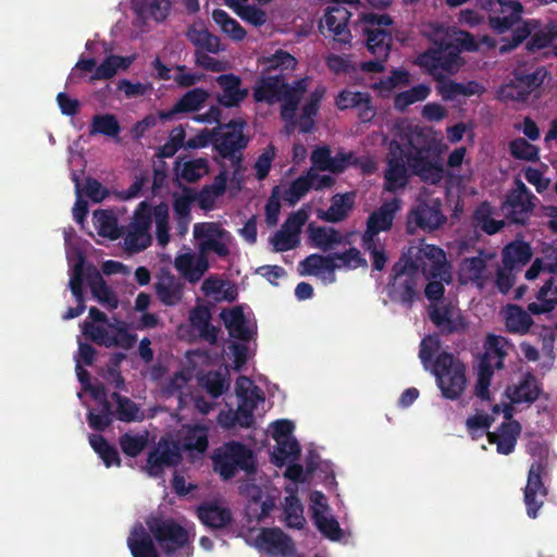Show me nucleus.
I'll use <instances>...</instances> for the list:
<instances>
[{
  "mask_svg": "<svg viewBox=\"0 0 557 557\" xmlns=\"http://www.w3.org/2000/svg\"><path fill=\"white\" fill-rule=\"evenodd\" d=\"M433 41V47L417 57V65L423 69L437 82V91L446 101H453L459 96L470 97L479 92L476 82L467 84L448 79L447 75L456 74L463 65L460 57L462 51H475L478 42L465 30L449 29Z\"/></svg>",
  "mask_w": 557,
  "mask_h": 557,
  "instance_id": "f257e3e1",
  "label": "nucleus"
},
{
  "mask_svg": "<svg viewBox=\"0 0 557 557\" xmlns=\"http://www.w3.org/2000/svg\"><path fill=\"white\" fill-rule=\"evenodd\" d=\"M409 269L416 274L420 271L429 280L441 278L447 284L451 281L445 252L434 245H422L413 257H401L394 264L396 275H401Z\"/></svg>",
  "mask_w": 557,
  "mask_h": 557,
  "instance_id": "f03ea898",
  "label": "nucleus"
},
{
  "mask_svg": "<svg viewBox=\"0 0 557 557\" xmlns=\"http://www.w3.org/2000/svg\"><path fill=\"white\" fill-rule=\"evenodd\" d=\"M212 465L214 472L223 481L232 480L238 470H243L248 475L257 472L253 451L237 441H230L215 448L212 455Z\"/></svg>",
  "mask_w": 557,
  "mask_h": 557,
  "instance_id": "7ed1b4c3",
  "label": "nucleus"
},
{
  "mask_svg": "<svg viewBox=\"0 0 557 557\" xmlns=\"http://www.w3.org/2000/svg\"><path fill=\"white\" fill-rule=\"evenodd\" d=\"M247 123L244 119H232L213 129V148L218 154L230 160L235 171L242 168L243 151L249 144V136L244 134Z\"/></svg>",
  "mask_w": 557,
  "mask_h": 557,
  "instance_id": "20e7f679",
  "label": "nucleus"
},
{
  "mask_svg": "<svg viewBox=\"0 0 557 557\" xmlns=\"http://www.w3.org/2000/svg\"><path fill=\"white\" fill-rule=\"evenodd\" d=\"M432 372L444 398L457 400L465 393L467 386L466 366L453 354L447 351L438 354L434 360Z\"/></svg>",
  "mask_w": 557,
  "mask_h": 557,
  "instance_id": "39448f33",
  "label": "nucleus"
},
{
  "mask_svg": "<svg viewBox=\"0 0 557 557\" xmlns=\"http://www.w3.org/2000/svg\"><path fill=\"white\" fill-rule=\"evenodd\" d=\"M147 533L166 555H172L189 542L188 531L173 518L161 513L146 518Z\"/></svg>",
  "mask_w": 557,
  "mask_h": 557,
  "instance_id": "423d86ee",
  "label": "nucleus"
},
{
  "mask_svg": "<svg viewBox=\"0 0 557 557\" xmlns=\"http://www.w3.org/2000/svg\"><path fill=\"white\" fill-rule=\"evenodd\" d=\"M409 165L423 182L438 184L444 176V169L441 163L440 153L430 141L422 144L409 141L408 153L406 154Z\"/></svg>",
  "mask_w": 557,
  "mask_h": 557,
  "instance_id": "0eeeda50",
  "label": "nucleus"
},
{
  "mask_svg": "<svg viewBox=\"0 0 557 557\" xmlns=\"http://www.w3.org/2000/svg\"><path fill=\"white\" fill-rule=\"evenodd\" d=\"M539 201L537 197L519 178L510 189L503 202L502 210L508 221L513 224L525 225Z\"/></svg>",
  "mask_w": 557,
  "mask_h": 557,
  "instance_id": "6e6552de",
  "label": "nucleus"
},
{
  "mask_svg": "<svg viewBox=\"0 0 557 557\" xmlns=\"http://www.w3.org/2000/svg\"><path fill=\"white\" fill-rule=\"evenodd\" d=\"M363 32L367 36L366 46L373 55L388 57L392 48V33L385 27L393 24V18L386 14L367 13L362 15Z\"/></svg>",
  "mask_w": 557,
  "mask_h": 557,
  "instance_id": "1a4fd4ad",
  "label": "nucleus"
},
{
  "mask_svg": "<svg viewBox=\"0 0 557 557\" xmlns=\"http://www.w3.org/2000/svg\"><path fill=\"white\" fill-rule=\"evenodd\" d=\"M446 222V216L442 211V201L429 195L420 196L418 205L412 208L407 218L408 233H414L416 228L423 231H434Z\"/></svg>",
  "mask_w": 557,
  "mask_h": 557,
  "instance_id": "9d476101",
  "label": "nucleus"
},
{
  "mask_svg": "<svg viewBox=\"0 0 557 557\" xmlns=\"http://www.w3.org/2000/svg\"><path fill=\"white\" fill-rule=\"evenodd\" d=\"M548 476L547 465L542 461L531 463L527 485L523 490V502L527 508V515L531 519H536L541 508L548 496V487L544 480Z\"/></svg>",
  "mask_w": 557,
  "mask_h": 557,
  "instance_id": "9b49d317",
  "label": "nucleus"
},
{
  "mask_svg": "<svg viewBox=\"0 0 557 557\" xmlns=\"http://www.w3.org/2000/svg\"><path fill=\"white\" fill-rule=\"evenodd\" d=\"M548 72L545 66L535 62L519 63L512 72V81L508 85L509 96L517 101H527L544 82Z\"/></svg>",
  "mask_w": 557,
  "mask_h": 557,
  "instance_id": "f8f14e48",
  "label": "nucleus"
},
{
  "mask_svg": "<svg viewBox=\"0 0 557 557\" xmlns=\"http://www.w3.org/2000/svg\"><path fill=\"white\" fill-rule=\"evenodd\" d=\"M429 319L441 336L463 334L468 329V321L461 310L451 302L430 306Z\"/></svg>",
  "mask_w": 557,
  "mask_h": 557,
  "instance_id": "ddd939ff",
  "label": "nucleus"
},
{
  "mask_svg": "<svg viewBox=\"0 0 557 557\" xmlns=\"http://www.w3.org/2000/svg\"><path fill=\"white\" fill-rule=\"evenodd\" d=\"M484 9L488 11V24L499 34L509 30L522 13V4L518 0H484Z\"/></svg>",
  "mask_w": 557,
  "mask_h": 557,
  "instance_id": "4468645a",
  "label": "nucleus"
},
{
  "mask_svg": "<svg viewBox=\"0 0 557 557\" xmlns=\"http://www.w3.org/2000/svg\"><path fill=\"white\" fill-rule=\"evenodd\" d=\"M293 87L294 83L289 84L283 74L261 73L252 87V97L257 103L273 106L280 102Z\"/></svg>",
  "mask_w": 557,
  "mask_h": 557,
  "instance_id": "2eb2a0df",
  "label": "nucleus"
},
{
  "mask_svg": "<svg viewBox=\"0 0 557 557\" xmlns=\"http://www.w3.org/2000/svg\"><path fill=\"white\" fill-rule=\"evenodd\" d=\"M351 12L344 5L331 4L326 8L323 18L319 23V30L326 36L325 30L332 35L333 39L339 44H349L351 33L348 28V22Z\"/></svg>",
  "mask_w": 557,
  "mask_h": 557,
  "instance_id": "dca6fc26",
  "label": "nucleus"
},
{
  "mask_svg": "<svg viewBox=\"0 0 557 557\" xmlns=\"http://www.w3.org/2000/svg\"><path fill=\"white\" fill-rule=\"evenodd\" d=\"M182 447L177 441L161 438L158 446L149 451L147 466L151 475H158L164 467H174L182 461Z\"/></svg>",
  "mask_w": 557,
  "mask_h": 557,
  "instance_id": "f3484780",
  "label": "nucleus"
},
{
  "mask_svg": "<svg viewBox=\"0 0 557 557\" xmlns=\"http://www.w3.org/2000/svg\"><path fill=\"white\" fill-rule=\"evenodd\" d=\"M257 547L271 556L288 557L296 553L290 536L278 528L262 529L256 539Z\"/></svg>",
  "mask_w": 557,
  "mask_h": 557,
  "instance_id": "a211bd4d",
  "label": "nucleus"
},
{
  "mask_svg": "<svg viewBox=\"0 0 557 557\" xmlns=\"http://www.w3.org/2000/svg\"><path fill=\"white\" fill-rule=\"evenodd\" d=\"M399 200L393 199L384 202L379 209L374 210L367 220V228L361 239H366L371 243L372 239H376V235L380 232L389 231L393 226L396 212L399 210Z\"/></svg>",
  "mask_w": 557,
  "mask_h": 557,
  "instance_id": "6ab92c4d",
  "label": "nucleus"
},
{
  "mask_svg": "<svg viewBox=\"0 0 557 557\" xmlns=\"http://www.w3.org/2000/svg\"><path fill=\"white\" fill-rule=\"evenodd\" d=\"M391 277L393 281L389 289L391 298L407 308H411L413 302L419 298L417 290L418 274L409 269L406 273L396 275L393 267Z\"/></svg>",
  "mask_w": 557,
  "mask_h": 557,
  "instance_id": "aec40b11",
  "label": "nucleus"
},
{
  "mask_svg": "<svg viewBox=\"0 0 557 557\" xmlns=\"http://www.w3.org/2000/svg\"><path fill=\"white\" fill-rule=\"evenodd\" d=\"M216 82L222 89L218 102L224 108L239 107L249 94L248 88H240L242 78L233 73L218 76Z\"/></svg>",
  "mask_w": 557,
  "mask_h": 557,
  "instance_id": "412c9836",
  "label": "nucleus"
},
{
  "mask_svg": "<svg viewBox=\"0 0 557 557\" xmlns=\"http://www.w3.org/2000/svg\"><path fill=\"white\" fill-rule=\"evenodd\" d=\"M184 288V282L170 272H163L154 283L156 295L166 307H174L182 301Z\"/></svg>",
  "mask_w": 557,
  "mask_h": 557,
  "instance_id": "4be33fe9",
  "label": "nucleus"
},
{
  "mask_svg": "<svg viewBox=\"0 0 557 557\" xmlns=\"http://www.w3.org/2000/svg\"><path fill=\"white\" fill-rule=\"evenodd\" d=\"M220 317L231 337L244 343H248L253 338L256 332L248 326V321L240 306L223 310Z\"/></svg>",
  "mask_w": 557,
  "mask_h": 557,
  "instance_id": "5701e85b",
  "label": "nucleus"
},
{
  "mask_svg": "<svg viewBox=\"0 0 557 557\" xmlns=\"http://www.w3.org/2000/svg\"><path fill=\"white\" fill-rule=\"evenodd\" d=\"M521 424L518 421L503 422L496 432H487L490 444H495L498 454L509 455L515 450Z\"/></svg>",
  "mask_w": 557,
  "mask_h": 557,
  "instance_id": "b1692460",
  "label": "nucleus"
},
{
  "mask_svg": "<svg viewBox=\"0 0 557 557\" xmlns=\"http://www.w3.org/2000/svg\"><path fill=\"white\" fill-rule=\"evenodd\" d=\"M86 281L90 290L97 300L110 309H115L119 306V299L114 292L107 285L101 273L92 265H86Z\"/></svg>",
  "mask_w": 557,
  "mask_h": 557,
  "instance_id": "393cba45",
  "label": "nucleus"
},
{
  "mask_svg": "<svg viewBox=\"0 0 557 557\" xmlns=\"http://www.w3.org/2000/svg\"><path fill=\"white\" fill-rule=\"evenodd\" d=\"M197 517L206 527L220 530L233 521L232 511L216 503H203L197 507Z\"/></svg>",
  "mask_w": 557,
  "mask_h": 557,
  "instance_id": "a878e982",
  "label": "nucleus"
},
{
  "mask_svg": "<svg viewBox=\"0 0 557 557\" xmlns=\"http://www.w3.org/2000/svg\"><path fill=\"white\" fill-rule=\"evenodd\" d=\"M533 256L532 247L529 243L515 239L508 243L502 250V261L506 270L512 271L530 262Z\"/></svg>",
  "mask_w": 557,
  "mask_h": 557,
  "instance_id": "bb28decb",
  "label": "nucleus"
},
{
  "mask_svg": "<svg viewBox=\"0 0 557 557\" xmlns=\"http://www.w3.org/2000/svg\"><path fill=\"white\" fill-rule=\"evenodd\" d=\"M541 388L535 376L528 372L517 385L508 386L506 395L511 404H533L540 397Z\"/></svg>",
  "mask_w": 557,
  "mask_h": 557,
  "instance_id": "cd10ccee",
  "label": "nucleus"
},
{
  "mask_svg": "<svg viewBox=\"0 0 557 557\" xmlns=\"http://www.w3.org/2000/svg\"><path fill=\"white\" fill-rule=\"evenodd\" d=\"M127 546L133 557H159L158 549L152 539L141 523H136L133 527L127 537Z\"/></svg>",
  "mask_w": 557,
  "mask_h": 557,
  "instance_id": "c85d7f7f",
  "label": "nucleus"
},
{
  "mask_svg": "<svg viewBox=\"0 0 557 557\" xmlns=\"http://www.w3.org/2000/svg\"><path fill=\"white\" fill-rule=\"evenodd\" d=\"M274 507V499L271 496L263 498L262 490L257 485H252L246 506L248 521L261 522L270 515Z\"/></svg>",
  "mask_w": 557,
  "mask_h": 557,
  "instance_id": "c756f323",
  "label": "nucleus"
},
{
  "mask_svg": "<svg viewBox=\"0 0 557 557\" xmlns=\"http://www.w3.org/2000/svg\"><path fill=\"white\" fill-rule=\"evenodd\" d=\"M211 311L207 306H196L190 310V325L198 331L199 337L209 344L218 341V329L211 324Z\"/></svg>",
  "mask_w": 557,
  "mask_h": 557,
  "instance_id": "7c9ffc66",
  "label": "nucleus"
},
{
  "mask_svg": "<svg viewBox=\"0 0 557 557\" xmlns=\"http://www.w3.org/2000/svg\"><path fill=\"white\" fill-rule=\"evenodd\" d=\"M309 82L308 76L294 81L293 89L281 99V116L283 120L292 121L295 117L301 99L308 90Z\"/></svg>",
  "mask_w": 557,
  "mask_h": 557,
  "instance_id": "2f4dec72",
  "label": "nucleus"
},
{
  "mask_svg": "<svg viewBox=\"0 0 557 557\" xmlns=\"http://www.w3.org/2000/svg\"><path fill=\"white\" fill-rule=\"evenodd\" d=\"M354 207V200L349 194H336L331 199L327 210H319L318 218L329 223L344 221Z\"/></svg>",
  "mask_w": 557,
  "mask_h": 557,
  "instance_id": "473e14b6",
  "label": "nucleus"
},
{
  "mask_svg": "<svg viewBox=\"0 0 557 557\" xmlns=\"http://www.w3.org/2000/svg\"><path fill=\"white\" fill-rule=\"evenodd\" d=\"M408 184L407 168L401 157H393L387 161L384 172V189L395 193Z\"/></svg>",
  "mask_w": 557,
  "mask_h": 557,
  "instance_id": "72a5a7b5",
  "label": "nucleus"
},
{
  "mask_svg": "<svg viewBox=\"0 0 557 557\" xmlns=\"http://www.w3.org/2000/svg\"><path fill=\"white\" fill-rule=\"evenodd\" d=\"M518 305H508L505 311V325L509 333L524 335L529 333L534 321L529 313Z\"/></svg>",
  "mask_w": 557,
  "mask_h": 557,
  "instance_id": "f704fd0d",
  "label": "nucleus"
},
{
  "mask_svg": "<svg viewBox=\"0 0 557 557\" xmlns=\"http://www.w3.org/2000/svg\"><path fill=\"white\" fill-rule=\"evenodd\" d=\"M183 451L205 453L208 448V429L205 425H187L181 438L177 441Z\"/></svg>",
  "mask_w": 557,
  "mask_h": 557,
  "instance_id": "c9c22d12",
  "label": "nucleus"
},
{
  "mask_svg": "<svg viewBox=\"0 0 557 557\" xmlns=\"http://www.w3.org/2000/svg\"><path fill=\"white\" fill-rule=\"evenodd\" d=\"M536 300L537 302L528 305L530 313L539 315L554 310L557 305V285H555L553 277L548 278L539 289Z\"/></svg>",
  "mask_w": 557,
  "mask_h": 557,
  "instance_id": "e433bc0d",
  "label": "nucleus"
},
{
  "mask_svg": "<svg viewBox=\"0 0 557 557\" xmlns=\"http://www.w3.org/2000/svg\"><path fill=\"white\" fill-rule=\"evenodd\" d=\"M258 63L263 66L262 73L272 75L274 71H295L298 61L289 52L278 49L273 54L263 55L258 59Z\"/></svg>",
  "mask_w": 557,
  "mask_h": 557,
  "instance_id": "4c0bfd02",
  "label": "nucleus"
},
{
  "mask_svg": "<svg viewBox=\"0 0 557 557\" xmlns=\"http://www.w3.org/2000/svg\"><path fill=\"white\" fill-rule=\"evenodd\" d=\"M132 59L128 57H120L111 54L107 57L90 75L88 82L94 83L101 79L112 78L119 71V69L126 70L132 64Z\"/></svg>",
  "mask_w": 557,
  "mask_h": 557,
  "instance_id": "58836bf2",
  "label": "nucleus"
},
{
  "mask_svg": "<svg viewBox=\"0 0 557 557\" xmlns=\"http://www.w3.org/2000/svg\"><path fill=\"white\" fill-rule=\"evenodd\" d=\"M325 95V87L318 86L309 96L308 100L301 109L300 115V131L309 133L313 127V116H315L320 109V103Z\"/></svg>",
  "mask_w": 557,
  "mask_h": 557,
  "instance_id": "ea45409f",
  "label": "nucleus"
},
{
  "mask_svg": "<svg viewBox=\"0 0 557 557\" xmlns=\"http://www.w3.org/2000/svg\"><path fill=\"white\" fill-rule=\"evenodd\" d=\"M486 270V260L481 255L465 258L460 263V276L465 282H473L478 286L484 285V272Z\"/></svg>",
  "mask_w": 557,
  "mask_h": 557,
  "instance_id": "a19ab883",
  "label": "nucleus"
},
{
  "mask_svg": "<svg viewBox=\"0 0 557 557\" xmlns=\"http://www.w3.org/2000/svg\"><path fill=\"white\" fill-rule=\"evenodd\" d=\"M187 39L199 50L210 53H218L221 50L220 39L206 28H197L193 25L186 33Z\"/></svg>",
  "mask_w": 557,
  "mask_h": 557,
  "instance_id": "79ce46f5",
  "label": "nucleus"
},
{
  "mask_svg": "<svg viewBox=\"0 0 557 557\" xmlns=\"http://www.w3.org/2000/svg\"><path fill=\"white\" fill-rule=\"evenodd\" d=\"M212 20L220 26L221 30L233 40L242 41L246 38L247 33L245 28L226 11L222 9H214L212 12Z\"/></svg>",
  "mask_w": 557,
  "mask_h": 557,
  "instance_id": "37998d69",
  "label": "nucleus"
},
{
  "mask_svg": "<svg viewBox=\"0 0 557 557\" xmlns=\"http://www.w3.org/2000/svg\"><path fill=\"white\" fill-rule=\"evenodd\" d=\"M111 398L116 403L115 417L122 422L141 421L143 413L138 405L131 398L121 395L117 392L111 394Z\"/></svg>",
  "mask_w": 557,
  "mask_h": 557,
  "instance_id": "c03bdc74",
  "label": "nucleus"
},
{
  "mask_svg": "<svg viewBox=\"0 0 557 557\" xmlns=\"http://www.w3.org/2000/svg\"><path fill=\"white\" fill-rule=\"evenodd\" d=\"M92 219L100 236L108 237L112 240L117 239L121 236V232L117 226V219L110 211L101 209L96 210Z\"/></svg>",
  "mask_w": 557,
  "mask_h": 557,
  "instance_id": "a18cd8bd",
  "label": "nucleus"
},
{
  "mask_svg": "<svg viewBox=\"0 0 557 557\" xmlns=\"http://www.w3.org/2000/svg\"><path fill=\"white\" fill-rule=\"evenodd\" d=\"M509 345L510 342L508 338L500 335L488 334L485 341V354L483 357H487L491 361L492 358H497L494 367L497 370H502L505 367L504 361L507 356L506 347Z\"/></svg>",
  "mask_w": 557,
  "mask_h": 557,
  "instance_id": "49530a36",
  "label": "nucleus"
},
{
  "mask_svg": "<svg viewBox=\"0 0 557 557\" xmlns=\"http://www.w3.org/2000/svg\"><path fill=\"white\" fill-rule=\"evenodd\" d=\"M309 237L314 247L327 251L333 245L342 243V236L338 231L334 228H326L323 226L309 225Z\"/></svg>",
  "mask_w": 557,
  "mask_h": 557,
  "instance_id": "de8ad7c7",
  "label": "nucleus"
},
{
  "mask_svg": "<svg viewBox=\"0 0 557 557\" xmlns=\"http://www.w3.org/2000/svg\"><path fill=\"white\" fill-rule=\"evenodd\" d=\"M299 267L302 268V270H300L301 275H315L321 271L333 273L338 265L337 263H333L332 256L312 253L305 258Z\"/></svg>",
  "mask_w": 557,
  "mask_h": 557,
  "instance_id": "09e8293b",
  "label": "nucleus"
},
{
  "mask_svg": "<svg viewBox=\"0 0 557 557\" xmlns=\"http://www.w3.org/2000/svg\"><path fill=\"white\" fill-rule=\"evenodd\" d=\"M555 39H557V25L549 23L542 27L540 23L539 28L531 34L527 41L525 49L529 52H535L548 47Z\"/></svg>",
  "mask_w": 557,
  "mask_h": 557,
  "instance_id": "8fccbe9b",
  "label": "nucleus"
},
{
  "mask_svg": "<svg viewBox=\"0 0 557 557\" xmlns=\"http://www.w3.org/2000/svg\"><path fill=\"white\" fill-rule=\"evenodd\" d=\"M121 132L120 123L114 114L104 113L94 115L89 128V135H104L117 137Z\"/></svg>",
  "mask_w": 557,
  "mask_h": 557,
  "instance_id": "3c124183",
  "label": "nucleus"
},
{
  "mask_svg": "<svg viewBox=\"0 0 557 557\" xmlns=\"http://www.w3.org/2000/svg\"><path fill=\"white\" fill-rule=\"evenodd\" d=\"M301 449L298 441L294 437L281 440L276 442V448L272 453L273 462L282 467L289 459L297 460L300 456Z\"/></svg>",
  "mask_w": 557,
  "mask_h": 557,
  "instance_id": "603ef678",
  "label": "nucleus"
},
{
  "mask_svg": "<svg viewBox=\"0 0 557 557\" xmlns=\"http://www.w3.org/2000/svg\"><path fill=\"white\" fill-rule=\"evenodd\" d=\"M153 219L156 222V237L158 244L162 247L166 246L170 242V226H169V206L161 201L153 207Z\"/></svg>",
  "mask_w": 557,
  "mask_h": 557,
  "instance_id": "864d4df0",
  "label": "nucleus"
},
{
  "mask_svg": "<svg viewBox=\"0 0 557 557\" xmlns=\"http://www.w3.org/2000/svg\"><path fill=\"white\" fill-rule=\"evenodd\" d=\"M284 513L289 528L301 530L305 527L304 507L297 496L289 495L285 497Z\"/></svg>",
  "mask_w": 557,
  "mask_h": 557,
  "instance_id": "5fc2aeb1",
  "label": "nucleus"
},
{
  "mask_svg": "<svg viewBox=\"0 0 557 557\" xmlns=\"http://www.w3.org/2000/svg\"><path fill=\"white\" fill-rule=\"evenodd\" d=\"M312 520L318 530L327 539L332 541L341 540L343 532L338 521L333 517H326L323 511L314 508L312 512Z\"/></svg>",
  "mask_w": 557,
  "mask_h": 557,
  "instance_id": "6e6d98bb",
  "label": "nucleus"
},
{
  "mask_svg": "<svg viewBox=\"0 0 557 557\" xmlns=\"http://www.w3.org/2000/svg\"><path fill=\"white\" fill-rule=\"evenodd\" d=\"M473 219L476 225L488 235L498 233L505 226L504 221L491 218V207L487 202H483L475 209Z\"/></svg>",
  "mask_w": 557,
  "mask_h": 557,
  "instance_id": "4d7b16f0",
  "label": "nucleus"
},
{
  "mask_svg": "<svg viewBox=\"0 0 557 557\" xmlns=\"http://www.w3.org/2000/svg\"><path fill=\"white\" fill-rule=\"evenodd\" d=\"M311 176V174H302L294 180L289 184L288 188L284 190L282 196L283 200L289 206H295L310 189H312L313 184L310 182Z\"/></svg>",
  "mask_w": 557,
  "mask_h": 557,
  "instance_id": "13d9d810",
  "label": "nucleus"
},
{
  "mask_svg": "<svg viewBox=\"0 0 557 557\" xmlns=\"http://www.w3.org/2000/svg\"><path fill=\"white\" fill-rule=\"evenodd\" d=\"M209 97L208 91L202 88H194L185 92L177 101L176 109L181 113L198 111Z\"/></svg>",
  "mask_w": 557,
  "mask_h": 557,
  "instance_id": "bf43d9fd",
  "label": "nucleus"
},
{
  "mask_svg": "<svg viewBox=\"0 0 557 557\" xmlns=\"http://www.w3.org/2000/svg\"><path fill=\"white\" fill-rule=\"evenodd\" d=\"M509 152L513 159L536 162L540 159V149L527 139L519 137L509 143Z\"/></svg>",
  "mask_w": 557,
  "mask_h": 557,
  "instance_id": "052dcab7",
  "label": "nucleus"
},
{
  "mask_svg": "<svg viewBox=\"0 0 557 557\" xmlns=\"http://www.w3.org/2000/svg\"><path fill=\"white\" fill-rule=\"evenodd\" d=\"M539 26L540 21L537 20L523 21L521 25L513 29L511 39L507 44L500 46V52H508L522 44L525 39H530L531 34L536 30Z\"/></svg>",
  "mask_w": 557,
  "mask_h": 557,
  "instance_id": "680f3d73",
  "label": "nucleus"
},
{
  "mask_svg": "<svg viewBox=\"0 0 557 557\" xmlns=\"http://www.w3.org/2000/svg\"><path fill=\"white\" fill-rule=\"evenodd\" d=\"M151 243L150 232L128 226L124 245L129 252H140L147 249Z\"/></svg>",
  "mask_w": 557,
  "mask_h": 557,
  "instance_id": "e2e57ef3",
  "label": "nucleus"
},
{
  "mask_svg": "<svg viewBox=\"0 0 557 557\" xmlns=\"http://www.w3.org/2000/svg\"><path fill=\"white\" fill-rule=\"evenodd\" d=\"M86 280V265L84 257H79L73 268V272L69 282L70 289L77 305H85V295L83 283Z\"/></svg>",
  "mask_w": 557,
  "mask_h": 557,
  "instance_id": "0e129e2a",
  "label": "nucleus"
},
{
  "mask_svg": "<svg viewBox=\"0 0 557 557\" xmlns=\"http://www.w3.org/2000/svg\"><path fill=\"white\" fill-rule=\"evenodd\" d=\"M208 173V160L206 158H197L194 160L186 161L183 164L181 177L188 183H195Z\"/></svg>",
  "mask_w": 557,
  "mask_h": 557,
  "instance_id": "69168bd1",
  "label": "nucleus"
},
{
  "mask_svg": "<svg viewBox=\"0 0 557 557\" xmlns=\"http://www.w3.org/2000/svg\"><path fill=\"white\" fill-rule=\"evenodd\" d=\"M329 256L333 257V263H337V269L348 268V269H357L359 267H367V260L361 256L360 251L350 247L344 252H335L330 253Z\"/></svg>",
  "mask_w": 557,
  "mask_h": 557,
  "instance_id": "338daca9",
  "label": "nucleus"
},
{
  "mask_svg": "<svg viewBox=\"0 0 557 557\" xmlns=\"http://www.w3.org/2000/svg\"><path fill=\"white\" fill-rule=\"evenodd\" d=\"M152 218L153 208L148 201H141L137 206L128 226L150 232Z\"/></svg>",
  "mask_w": 557,
  "mask_h": 557,
  "instance_id": "774afa93",
  "label": "nucleus"
}]
</instances>
